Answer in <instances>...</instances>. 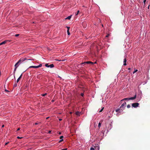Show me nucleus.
Wrapping results in <instances>:
<instances>
[{"instance_id":"aec40b11","label":"nucleus","mask_w":150,"mask_h":150,"mask_svg":"<svg viewBox=\"0 0 150 150\" xmlns=\"http://www.w3.org/2000/svg\"><path fill=\"white\" fill-rule=\"evenodd\" d=\"M127 108H129L130 107V105H128L127 106Z\"/></svg>"},{"instance_id":"a19ab883","label":"nucleus","mask_w":150,"mask_h":150,"mask_svg":"<svg viewBox=\"0 0 150 150\" xmlns=\"http://www.w3.org/2000/svg\"><path fill=\"white\" fill-rule=\"evenodd\" d=\"M38 123H35V125H38Z\"/></svg>"},{"instance_id":"79ce46f5","label":"nucleus","mask_w":150,"mask_h":150,"mask_svg":"<svg viewBox=\"0 0 150 150\" xmlns=\"http://www.w3.org/2000/svg\"><path fill=\"white\" fill-rule=\"evenodd\" d=\"M65 60H65V59H64V60H62V61H65Z\"/></svg>"},{"instance_id":"393cba45","label":"nucleus","mask_w":150,"mask_h":150,"mask_svg":"<svg viewBox=\"0 0 150 150\" xmlns=\"http://www.w3.org/2000/svg\"><path fill=\"white\" fill-rule=\"evenodd\" d=\"M19 34H17L15 35V36H16V37H17L19 36Z\"/></svg>"},{"instance_id":"f3484780","label":"nucleus","mask_w":150,"mask_h":150,"mask_svg":"<svg viewBox=\"0 0 150 150\" xmlns=\"http://www.w3.org/2000/svg\"><path fill=\"white\" fill-rule=\"evenodd\" d=\"M104 109V107H103L101 110H100L99 112H102V111L103 110V109Z\"/></svg>"},{"instance_id":"37998d69","label":"nucleus","mask_w":150,"mask_h":150,"mask_svg":"<svg viewBox=\"0 0 150 150\" xmlns=\"http://www.w3.org/2000/svg\"><path fill=\"white\" fill-rule=\"evenodd\" d=\"M61 134V132H59V134Z\"/></svg>"},{"instance_id":"cd10ccee","label":"nucleus","mask_w":150,"mask_h":150,"mask_svg":"<svg viewBox=\"0 0 150 150\" xmlns=\"http://www.w3.org/2000/svg\"><path fill=\"white\" fill-rule=\"evenodd\" d=\"M16 86H17V84L16 83V84L15 83L14 84V87H16Z\"/></svg>"},{"instance_id":"6e6552de","label":"nucleus","mask_w":150,"mask_h":150,"mask_svg":"<svg viewBox=\"0 0 150 150\" xmlns=\"http://www.w3.org/2000/svg\"><path fill=\"white\" fill-rule=\"evenodd\" d=\"M95 150H99V146L97 145L96 146L94 147Z\"/></svg>"},{"instance_id":"c03bdc74","label":"nucleus","mask_w":150,"mask_h":150,"mask_svg":"<svg viewBox=\"0 0 150 150\" xmlns=\"http://www.w3.org/2000/svg\"><path fill=\"white\" fill-rule=\"evenodd\" d=\"M70 114H71L72 113V112H70Z\"/></svg>"},{"instance_id":"7ed1b4c3","label":"nucleus","mask_w":150,"mask_h":150,"mask_svg":"<svg viewBox=\"0 0 150 150\" xmlns=\"http://www.w3.org/2000/svg\"><path fill=\"white\" fill-rule=\"evenodd\" d=\"M42 66V64H40L38 66H31L29 67V68H37L39 67H41Z\"/></svg>"},{"instance_id":"72a5a7b5","label":"nucleus","mask_w":150,"mask_h":150,"mask_svg":"<svg viewBox=\"0 0 150 150\" xmlns=\"http://www.w3.org/2000/svg\"><path fill=\"white\" fill-rule=\"evenodd\" d=\"M20 128H18V129H17V131L19 130H20Z\"/></svg>"},{"instance_id":"0eeeda50","label":"nucleus","mask_w":150,"mask_h":150,"mask_svg":"<svg viewBox=\"0 0 150 150\" xmlns=\"http://www.w3.org/2000/svg\"><path fill=\"white\" fill-rule=\"evenodd\" d=\"M126 103L125 102H124V103H123L121 105V106H120V109H121L122 108H123V107L124 106H125L126 105Z\"/></svg>"},{"instance_id":"39448f33","label":"nucleus","mask_w":150,"mask_h":150,"mask_svg":"<svg viewBox=\"0 0 150 150\" xmlns=\"http://www.w3.org/2000/svg\"><path fill=\"white\" fill-rule=\"evenodd\" d=\"M139 105V104L137 103H133L132 104V106L134 108H136Z\"/></svg>"},{"instance_id":"a18cd8bd","label":"nucleus","mask_w":150,"mask_h":150,"mask_svg":"<svg viewBox=\"0 0 150 150\" xmlns=\"http://www.w3.org/2000/svg\"><path fill=\"white\" fill-rule=\"evenodd\" d=\"M149 6H148V9H149Z\"/></svg>"},{"instance_id":"4c0bfd02","label":"nucleus","mask_w":150,"mask_h":150,"mask_svg":"<svg viewBox=\"0 0 150 150\" xmlns=\"http://www.w3.org/2000/svg\"><path fill=\"white\" fill-rule=\"evenodd\" d=\"M62 119H59V120L60 121H61V120H62Z\"/></svg>"},{"instance_id":"5701e85b","label":"nucleus","mask_w":150,"mask_h":150,"mask_svg":"<svg viewBox=\"0 0 150 150\" xmlns=\"http://www.w3.org/2000/svg\"><path fill=\"white\" fill-rule=\"evenodd\" d=\"M64 140L63 139H62L61 140H60L59 141V142L60 143L62 142Z\"/></svg>"},{"instance_id":"9d476101","label":"nucleus","mask_w":150,"mask_h":150,"mask_svg":"<svg viewBox=\"0 0 150 150\" xmlns=\"http://www.w3.org/2000/svg\"><path fill=\"white\" fill-rule=\"evenodd\" d=\"M127 62V60L126 58H125L124 59V64L123 65L125 66L127 64L126 63V62Z\"/></svg>"},{"instance_id":"473e14b6","label":"nucleus","mask_w":150,"mask_h":150,"mask_svg":"<svg viewBox=\"0 0 150 150\" xmlns=\"http://www.w3.org/2000/svg\"><path fill=\"white\" fill-rule=\"evenodd\" d=\"M146 0H144V4H145V2H146Z\"/></svg>"},{"instance_id":"a211bd4d","label":"nucleus","mask_w":150,"mask_h":150,"mask_svg":"<svg viewBox=\"0 0 150 150\" xmlns=\"http://www.w3.org/2000/svg\"><path fill=\"white\" fill-rule=\"evenodd\" d=\"M5 91L6 93H8V92H10L9 91L6 89H5Z\"/></svg>"},{"instance_id":"c85d7f7f","label":"nucleus","mask_w":150,"mask_h":150,"mask_svg":"<svg viewBox=\"0 0 150 150\" xmlns=\"http://www.w3.org/2000/svg\"><path fill=\"white\" fill-rule=\"evenodd\" d=\"M47 94H42L43 96H45Z\"/></svg>"},{"instance_id":"bb28decb","label":"nucleus","mask_w":150,"mask_h":150,"mask_svg":"<svg viewBox=\"0 0 150 150\" xmlns=\"http://www.w3.org/2000/svg\"><path fill=\"white\" fill-rule=\"evenodd\" d=\"M109 34H107L106 36V37H109Z\"/></svg>"},{"instance_id":"423d86ee","label":"nucleus","mask_w":150,"mask_h":150,"mask_svg":"<svg viewBox=\"0 0 150 150\" xmlns=\"http://www.w3.org/2000/svg\"><path fill=\"white\" fill-rule=\"evenodd\" d=\"M90 61H88V62H84L82 63L81 64L82 65L84 66L85 64H89Z\"/></svg>"},{"instance_id":"4468645a","label":"nucleus","mask_w":150,"mask_h":150,"mask_svg":"<svg viewBox=\"0 0 150 150\" xmlns=\"http://www.w3.org/2000/svg\"><path fill=\"white\" fill-rule=\"evenodd\" d=\"M90 62V63H89V64H92V65H93V64H95V63H96V62H94H94H90H90Z\"/></svg>"},{"instance_id":"ea45409f","label":"nucleus","mask_w":150,"mask_h":150,"mask_svg":"<svg viewBox=\"0 0 150 150\" xmlns=\"http://www.w3.org/2000/svg\"><path fill=\"white\" fill-rule=\"evenodd\" d=\"M51 132V131H49V133H50Z\"/></svg>"},{"instance_id":"ddd939ff","label":"nucleus","mask_w":150,"mask_h":150,"mask_svg":"<svg viewBox=\"0 0 150 150\" xmlns=\"http://www.w3.org/2000/svg\"><path fill=\"white\" fill-rule=\"evenodd\" d=\"M76 115L78 116L80 115V112H76Z\"/></svg>"},{"instance_id":"dca6fc26","label":"nucleus","mask_w":150,"mask_h":150,"mask_svg":"<svg viewBox=\"0 0 150 150\" xmlns=\"http://www.w3.org/2000/svg\"><path fill=\"white\" fill-rule=\"evenodd\" d=\"M67 34L68 35H70V33L69 32V29H67Z\"/></svg>"},{"instance_id":"6ab92c4d","label":"nucleus","mask_w":150,"mask_h":150,"mask_svg":"<svg viewBox=\"0 0 150 150\" xmlns=\"http://www.w3.org/2000/svg\"><path fill=\"white\" fill-rule=\"evenodd\" d=\"M138 70L136 69V70H135L133 72V74H134V73H135V72H137V71Z\"/></svg>"},{"instance_id":"4be33fe9","label":"nucleus","mask_w":150,"mask_h":150,"mask_svg":"<svg viewBox=\"0 0 150 150\" xmlns=\"http://www.w3.org/2000/svg\"><path fill=\"white\" fill-rule=\"evenodd\" d=\"M120 110V109H117L115 110V111L117 112H118V111Z\"/></svg>"},{"instance_id":"412c9836","label":"nucleus","mask_w":150,"mask_h":150,"mask_svg":"<svg viewBox=\"0 0 150 150\" xmlns=\"http://www.w3.org/2000/svg\"><path fill=\"white\" fill-rule=\"evenodd\" d=\"M90 150H95V149L94 148L91 147L90 149Z\"/></svg>"},{"instance_id":"20e7f679","label":"nucleus","mask_w":150,"mask_h":150,"mask_svg":"<svg viewBox=\"0 0 150 150\" xmlns=\"http://www.w3.org/2000/svg\"><path fill=\"white\" fill-rule=\"evenodd\" d=\"M45 66L47 67L52 68L54 67V65L53 64H51L50 65H49L48 64H46L45 65Z\"/></svg>"},{"instance_id":"2eb2a0df","label":"nucleus","mask_w":150,"mask_h":150,"mask_svg":"<svg viewBox=\"0 0 150 150\" xmlns=\"http://www.w3.org/2000/svg\"><path fill=\"white\" fill-rule=\"evenodd\" d=\"M101 125V123L100 122H99L98 123V127L99 128L100 127Z\"/></svg>"},{"instance_id":"b1692460","label":"nucleus","mask_w":150,"mask_h":150,"mask_svg":"<svg viewBox=\"0 0 150 150\" xmlns=\"http://www.w3.org/2000/svg\"><path fill=\"white\" fill-rule=\"evenodd\" d=\"M63 137H64L63 136H61L60 137V139H62V138H63Z\"/></svg>"},{"instance_id":"c9c22d12","label":"nucleus","mask_w":150,"mask_h":150,"mask_svg":"<svg viewBox=\"0 0 150 150\" xmlns=\"http://www.w3.org/2000/svg\"><path fill=\"white\" fill-rule=\"evenodd\" d=\"M81 95L83 97V96H84V94H81Z\"/></svg>"},{"instance_id":"f03ea898","label":"nucleus","mask_w":150,"mask_h":150,"mask_svg":"<svg viewBox=\"0 0 150 150\" xmlns=\"http://www.w3.org/2000/svg\"><path fill=\"white\" fill-rule=\"evenodd\" d=\"M136 95L134 97H132L129 98H125L124 99H123L121 100V101L122 102L124 100H134L136 98Z\"/></svg>"},{"instance_id":"f8f14e48","label":"nucleus","mask_w":150,"mask_h":150,"mask_svg":"<svg viewBox=\"0 0 150 150\" xmlns=\"http://www.w3.org/2000/svg\"><path fill=\"white\" fill-rule=\"evenodd\" d=\"M71 15L70 16L68 17H67V18H66V19H70L71 18Z\"/></svg>"},{"instance_id":"c756f323","label":"nucleus","mask_w":150,"mask_h":150,"mask_svg":"<svg viewBox=\"0 0 150 150\" xmlns=\"http://www.w3.org/2000/svg\"><path fill=\"white\" fill-rule=\"evenodd\" d=\"M9 143L8 142L6 143L5 144V145H7L8 143Z\"/></svg>"},{"instance_id":"1a4fd4ad","label":"nucleus","mask_w":150,"mask_h":150,"mask_svg":"<svg viewBox=\"0 0 150 150\" xmlns=\"http://www.w3.org/2000/svg\"><path fill=\"white\" fill-rule=\"evenodd\" d=\"M22 76V74H21V76H20V77L18 78V79H17L16 82L17 83H18L19 81H20V79L21 78Z\"/></svg>"},{"instance_id":"58836bf2","label":"nucleus","mask_w":150,"mask_h":150,"mask_svg":"<svg viewBox=\"0 0 150 150\" xmlns=\"http://www.w3.org/2000/svg\"><path fill=\"white\" fill-rule=\"evenodd\" d=\"M128 70H130V68H128Z\"/></svg>"},{"instance_id":"7c9ffc66","label":"nucleus","mask_w":150,"mask_h":150,"mask_svg":"<svg viewBox=\"0 0 150 150\" xmlns=\"http://www.w3.org/2000/svg\"><path fill=\"white\" fill-rule=\"evenodd\" d=\"M67 148H66L65 149H62L61 150H67Z\"/></svg>"},{"instance_id":"49530a36","label":"nucleus","mask_w":150,"mask_h":150,"mask_svg":"<svg viewBox=\"0 0 150 150\" xmlns=\"http://www.w3.org/2000/svg\"><path fill=\"white\" fill-rule=\"evenodd\" d=\"M80 94H83V93H81Z\"/></svg>"},{"instance_id":"a878e982","label":"nucleus","mask_w":150,"mask_h":150,"mask_svg":"<svg viewBox=\"0 0 150 150\" xmlns=\"http://www.w3.org/2000/svg\"><path fill=\"white\" fill-rule=\"evenodd\" d=\"M17 138L18 139H21V138H23V137H19V136H18V137H17Z\"/></svg>"},{"instance_id":"e433bc0d","label":"nucleus","mask_w":150,"mask_h":150,"mask_svg":"<svg viewBox=\"0 0 150 150\" xmlns=\"http://www.w3.org/2000/svg\"><path fill=\"white\" fill-rule=\"evenodd\" d=\"M4 127V125H3L2 126V127Z\"/></svg>"},{"instance_id":"2f4dec72","label":"nucleus","mask_w":150,"mask_h":150,"mask_svg":"<svg viewBox=\"0 0 150 150\" xmlns=\"http://www.w3.org/2000/svg\"><path fill=\"white\" fill-rule=\"evenodd\" d=\"M79 11H77V13L76 15H77L78 14V13H79Z\"/></svg>"},{"instance_id":"9b49d317","label":"nucleus","mask_w":150,"mask_h":150,"mask_svg":"<svg viewBox=\"0 0 150 150\" xmlns=\"http://www.w3.org/2000/svg\"><path fill=\"white\" fill-rule=\"evenodd\" d=\"M7 41V40H5L4 41H3V42H2L0 43V45H1L3 44H5V43H6V42Z\"/></svg>"},{"instance_id":"f704fd0d","label":"nucleus","mask_w":150,"mask_h":150,"mask_svg":"<svg viewBox=\"0 0 150 150\" xmlns=\"http://www.w3.org/2000/svg\"><path fill=\"white\" fill-rule=\"evenodd\" d=\"M67 28L68 29H69V27H67Z\"/></svg>"},{"instance_id":"f257e3e1","label":"nucleus","mask_w":150,"mask_h":150,"mask_svg":"<svg viewBox=\"0 0 150 150\" xmlns=\"http://www.w3.org/2000/svg\"><path fill=\"white\" fill-rule=\"evenodd\" d=\"M30 60V59H27L26 58L22 57L20 59L18 60V61L15 64V69H14V74L15 73V71H16V68H17L18 66H17V65L18 64H21L22 62H23L25 61L26 60Z\"/></svg>"}]
</instances>
